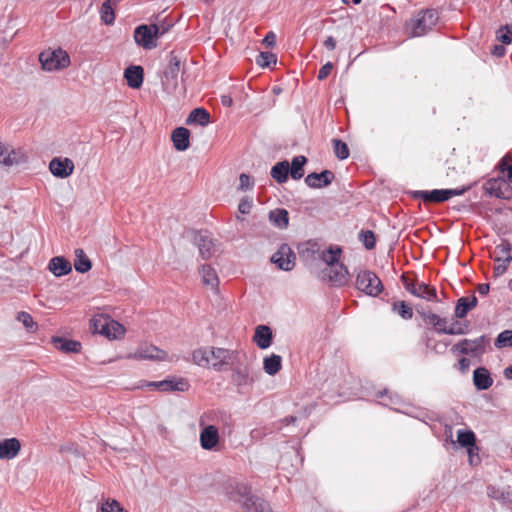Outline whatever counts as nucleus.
I'll list each match as a JSON object with an SVG mask.
<instances>
[{"label":"nucleus","instance_id":"obj_1","mask_svg":"<svg viewBox=\"0 0 512 512\" xmlns=\"http://www.w3.org/2000/svg\"><path fill=\"white\" fill-rule=\"evenodd\" d=\"M224 492L230 501L240 504L244 512H273L269 502L252 494V487L246 482L229 480Z\"/></svg>","mask_w":512,"mask_h":512},{"label":"nucleus","instance_id":"obj_2","mask_svg":"<svg viewBox=\"0 0 512 512\" xmlns=\"http://www.w3.org/2000/svg\"><path fill=\"white\" fill-rule=\"evenodd\" d=\"M232 382L238 390L246 388L252 385L256 379L258 378V372L253 371L251 367V363L247 360L245 356L243 359L238 356V358L232 361Z\"/></svg>","mask_w":512,"mask_h":512},{"label":"nucleus","instance_id":"obj_3","mask_svg":"<svg viewBox=\"0 0 512 512\" xmlns=\"http://www.w3.org/2000/svg\"><path fill=\"white\" fill-rule=\"evenodd\" d=\"M43 70L52 72L67 68L71 61L69 54L62 48L46 49L39 54Z\"/></svg>","mask_w":512,"mask_h":512},{"label":"nucleus","instance_id":"obj_4","mask_svg":"<svg viewBox=\"0 0 512 512\" xmlns=\"http://www.w3.org/2000/svg\"><path fill=\"white\" fill-rule=\"evenodd\" d=\"M490 343L489 337L481 335L475 339H461L451 347L453 354L468 355L472 358H481L486 353V348Z\"/></svg>","mask_w":512,"mask_h":512},{"label":"nucleus","instance_id":"obj_5","mask_svg":"<svg viewBox=\"0 0 512 512\" xmlns=\"http://www.w3.org/2000/svg\"><path fill=\"white\" fill-rule=\"evenodd\" d=\"M439 14L435 9H425L417 13L408 24L412 37H421L430 31L437 23Z\"/></svg>","mask_w":512,"mask_h":512},{"label":"nucleus","instance_id":"obj_6","mask_svg":"<svg viewBox=\"0 0 512 512\" xmlns=\"http://www.w3.org/2000/svg\"><path fill=\"white\" fill-rule=\"evenodd\" d=\"M355 288L371 297H377L384 290L380 278L370 270H363L357 274Z\"/></svg>","mask_w":512,"mask_h":512},{"label":"nucleus","instance_id":"obj_7","mask_svg":"<svg viewBox=\"0 0 512 512\" xmlns=\"http://www.w3.org/2000/svg\"><path fill=\"white\" fill-rule=\"evenodd\" d=\"M91 327L94 333H99L108 339H117L125 333L123 325L109 317L92 319Z\"/></svg>","mask_w":512,"mask_h":512},{"label":"nucleus","instance_id":"obj_8","mask_svg":"<svg viewBox=\"0 0 512 512\" xmlns=\"http://www.w3.org/2000/svg\"><path fill=\"white\" fill-rule=\"evenodd\" d=\"M142 387L148 388L149 390H160L163 392H185L190 388V384L187 379L183 377H171L161 381L145 382Z\"/></svg>","mask_w":512,"mask_h":512},{"label":"nucleus","instance_id":"obj_9","mask_svg":"<svg viewBox=\"0 0 512 512\" xmlns=\"http://www.w3.org/2000/svg\"><path fill=\"white\" fill-rule=\"evenodd\" d=\"M134 39L137 45L145 49H153L157 46V27L156 24H142L135 28Z\"/></svg>","mask_w":512,"mask_h":512},{"label":"nucleus","instance_id":"obj_10","mask_svg":"<svg viewBox=\"0 0 512 512\" xmlns=\"http://www.w3.org/2000/svg\"><path fill=\"white\" fill-rule=\"evenodd\" d=\"M238 356L239 353L235 350L220 347L210 348V358L215 360L212 363V368L218 372L222 371L225 365L232 364V361L236 360Z\"/></svg>","mask_w":512,"mask_h":512},{"label":"nucleus","instance_id":"obj_11","mask_svg":"<svg viewBox=\"0 0 512 512\" xmlns=\"http://www.w3.org/2000/svg\"><path fill=\"white\" fill-rule=\"evenodd\" d=\"M296 256L287 244H282L272 255L271 262L283 271H291L295 266Z\"/></svg>","mask_w":512,"mask_h":512},{"label":"nucleus","instance_id":"obj_12","mask_svg":"<svg viewBox=\"0 0 512 512\" xmlns=\"http://www.w3.org/2000/svg\"><path fill=\"white\" fill-rule=\"evenodd\" d=\"M486 193L498 199L508 200L512 193L504 177L491 178L484 184Z\"/></svg>","mask_w":512,"mask_h":512},{"label":"nucleus","instance_id":"obj_13","mask_svg":"<svg viewBox=\"0 0 512 512\" xmlns=\"http://www.w3.org/2000/svg\"><path fill=\"white\" fill-rule=\"evenodd\" d=\"M27 162V156L22 149H11L9 150L0 141V164L6 167L13 165H19Z\"/></svg>","mask_w":512,"mask_h":512},{"label":"nucleus","instance_id":"obj_14","mask_svg":"<svg viewBox=\"0 0 512 512\" xmlns=\"http://www.w3.org/2000/svg\"><path fill=\"white\" fill-rule=\"evenodd\" d=\"M74 163L71 159L65 157H55L49 163V171L54 177L65 179L74 172Z\"/></svg>","mask_w":512,"mask_h":512},{"label":"nucleus","instance_id":"obj_15","mask_svg":"<svg viewBox=\"0 0 512 512\" xmlns=\"http://www.w3.org/2000/svg\"><path fill=\"white\" fill-rule=\"evenodd\" d=\"M327 271L328 280L332 286L340 288L344 287L349 283L350 273L348 268L343 264L331 266Z\"/></svg>","mask_w":512,"mask_h":512},{"label":"nucleus","instance_id":"obj_16","mask_svg":"<svg viewBox=\"0 0 512 512\" xmlns=\"http://www.w3.org/2000/svg\"><path fill=\"white\" fill-rule=\"evenodd\" d=\"M200 445L202 449L212 451L220 440L219 430L215 425H207L200 432Z\"/></svg>","mask_w":512,"mask_h":512},{"label":"nucleus","instance_id":"obj_17","mask_svg":"<svg viewBox=\"0 0 512 512\" xmlns=\"http://www.w3.org/2000/svg\"><path fill=\"white\" fill-rule=\"evenodd\" d=\"M335 178V175L330 170H323L320 173L312 172L305 178V183L308 187L320 189L330 185Z\"/></svg>","mask_w":512,"mask_h":512},{"label":"nucleus","instance_id":"obj_18","mask_svg":"<svg viewBox=\"0 0 512 512\" xmlns=\"http://www.w3.org/2000/svg\"><path fill=\"white\" fill-rule=\"evenodd\" d=\"M194 243L198 247L199 254L203 259H209L212 256L214 244L208 231L196 232Z\"/></svg>","mask_w":512,"mask_h":512},{"label":"nucleus","instance_id":"obj_19","mask_svg":"<svg viewBox=\"0 0 512 512\" xmlns=\"http://www.w3.org/2000/svg\"><path fill=\"white\" fill-rule=\"evenodd\" d=\"M253 341L258 348L265 350L269 348L273 341V331L268 325H258L255 328Z\"/></svg>","mask_w":512,"mask_h":512},{"label":"nucleus","instance_id":"obj_20","mask_svg":"<svg viewBox=\"0 0 512 512\" xmlns=\"http://www.w3.org/2000/svg\"><path fill=\"white\" fill-rule=\"evenodd\" d=\"M134 357L140 360L163 361L167 359L168 355L167 352H165L164 350H161L154 345H149L139 347L135 351Z\"/></svg>","mask_w":512,"mask_h":512},{"label":"nucleus","instance_id":"obj_21","mask_svg":"<svg viewBox=\"0 0 512 512\" xmlns=\"http://www.w3.org/2000/svg\"><path fill=\"white\" fill-rule=\"evenodd\" d=\"M124 78L130 88L139 89L143 84L144 69L139 65H131L125 69Z\"/></svg>","mask_w":512,"mask_h":512},{"label":"nucleus","instance_id":"obj_22","mask_svg":"<svg viewBox=\"0 0 512 512\" xmlns=\"http://www.w3.org/2000/svg\"><path fill=\"white\" fill-rule=\"evenodd\" d=\"M473 384L479 391L488 390L493 385V378L486 367H477L473 371Z\"/></svg>","mask_w":512,"mask_h":512},{"label":"nucleus","instance_id":"obj_23","mask_svg":"<svg viewBox=\"0 0 512 512\" xmlns=\"http://www.w3.org/2000/svg\"><path fill=\"white\" fill-rule=\"evenodd\" d=\"M21 449V443L17 438H7L0 441V459H14Z\"/></svg>","mask_w":512,"mask_h":512},{"label":"nucleus","instance_id":"obj_24","mask_svg":"<svg viewBox=\"0 0 512 512\" xmlns=\"http://www.w3.org/2000/svg\"><path fill=\"white\" fill-rule=\"evenodd\" d=\"M171 140L177 151H185L190 146V131L185 127H177L171 134Z\"/></svg>","mask_w":512,"mask_h":512},{"label":"nucleus","instance_id":"obj_25","mask_svg":"<svg viewBox=\"0 0 512 512\" xmlns=\"http://www.w3.org/2000/svg\"><path fill=\"white\" fill-rule=\"evenodd\" d=\"M48 269L56 277H62L72 271V265L64 256H55L50 259Z\"/></svg>","mask_w":512,"mask_h":512},{"label":"nucleus","instance_id":"obj_26","mask_svg":"<svg viewBox=\"0 0 512 512\" xmlns=\"http://www.w3.org/2000/svg\"><path fill=\"white\" fill-rule=\"evenodd\" d=\"M415 197L421 198L424 202L441 203L448 199L447 189L419 190L414 193Z\"/></svg>","mask_w":512,"mask_h":512},{"label":"nucleus","instance_id":"obj_27","mask_svg":"<svg viewBox=\"0 0 512 512\" xmlns=\"http://www.w3.org/2000/svg\"><path fill=\"white\" fill-rule=\"evenodd\" d=\"M478 304V299L475 295L470 297H460L455 306L454 315L456 318L462 319L475 308Z\"/></svg>","mask_w":512,"mask_h":512},{"label":"nucleus","instance_id":"obj_28","mask_svg":"<svg viewBox=\"0 0 512 512\" xmlns=\"http://www.w3.org/2000/svg\"><path fill=\"white\" fill-rule=\"evenodd\" d=\"M181 58L174 52L170 53L169 62L164 70V79L166 81H177L179 72L181 70Z\"/></svg>","mask_w":512,"mask_h":512},{"label":"nucleus","instance_id":"obj_29","mask_svg":"<svg viewBox=\"0 0 512 512\" xmlns=\"http://www.w3.org/2000/svg\"><path fill=\"white\" fill-rule=\"evenodd\" d=\"M53 343L58 350L65 353H79L82 347L79 341L64 337H54Z\"/></svg>","mask_w":512,"mask_h":512},{"label":"nucleus","instance_id":"obj_30","mask_svg":"<svg viewBox=\"0 0 512 512\" xmlns=\"http://www.w3.org/2000/svg\"><path fill=\"white\" fill-rule=\"evenodd\" d=\"M290 164L287 160L277 162L270 171L271 177L279 184H283L288 180Z\"/></svg>","mask_w":512,"mask_h":512},{"label":"nucleus","instance_id":"obj_31","mask_svg":"<svg viewBox=\"0 0 512 512\" xmlns=\"http://www.w3.org/2000/svg\"><path fill=\"white\" fill-rule=\"evenodd\" d=\"M270 222L279 229H285L289 225V214L284 208H276L269 212Z\"/></svg>","mask_w":512,"mask_h":512},{"label":"nucleus","instance_id":"obj_32","mask_svg":"<svg viewBox=\"0 0 512 512\" xmlns=\"http://www.w3.org/2000/svg\"><path fill=\"white\" fill-rule=\"evenodd\" d=\"M210 122V113L205 108L193 109L186 119L188 125L198 124L202 127L208 125Z\"/></svg>","mask_w":512,"mask_h":512},{"label":"nucleus","instance_id":"obj_33","mask_svg":"<svg viewBox=\"0 0 512 512\" xmlns=\"http://www.w3.org/2000/svg\"><path fill=\"white\" fill-rule=\"evenodd\" d=\"M75 259H74V268L78 273H86L92 268V262L85 254L84 250L81 248H77L74 251Z\"/></svg>","mask_w":512,"mask_h":512},{"label":"nucleus","instance_id":"obj_34","mask_svg":"<svg viewBox=\"0 0 512 512\" xmlns=\"http://www.w3.org/2000/svg\"><path fill=\"white\" fill-rule=\"evenodd\" d=\"M342 249L339 246H329V248L321 251L320 258L329 267L339 264Z\"/></svg>","mask_w":512,"mask_h":512},{"label":"nucleus","instance_id":"obj_35","mask_svg":"<svg viewBox=\"0 0 512 512\" xmlns=\"http://www.w3.org/2000/svg\"><path fill=\"white\" fill-rule=\"evenodd\" d=\"M282 368V357L277 354L266 356L263 360V369L270 376L277 374Z\"/></svg>","mask_w":512,"mask_h":512},{"label":"nucleus","instance_id":"obj_36","mask_svg":"<svg viewBox=\"0 0 512 512\" xmlns=\"http://www.w3.org/2000/svg\"><path fill=\"white\" fill-rule=\"evenodd\" d=\"M307 163V158L303 155L295 156L292 159L290 166V175L294 180H299L304 175V165Z\"/></svg>","mask_w":512,"mask_h":512},{"label":"nucleus","instance_id":"obj_37","mask_svg":"<svg viewBox=\"0 0 512 512\" xmlns=\"http://www.w3.org/2000/svg\"><path fill=\"white\" fill-rule=\"evenodd\" d=\"M384 396H387L388 403H383V405L384 406H388L390 409H392L394 411H395V409H394L395 407L404 409V407L406 406V404L404 403V401L402 400V398L398 394L390 393L388 391V389L380 390L377 393V397H379V398H382Z\"/></svg>","mask_w":512,"mask_h":512},{"label":"nucleus","instance_id":"obj_38","mask_svg":"<svg viewBox=\"0 0 512 512\" xmlns=\"http://www.w3.org/2000/svg\"><path fill=\"white\" fill-rule=\"evenodd\" d=\"M414 296L427 301H438L436 289L424 282L418 284Z\"/></svg>","mask_w":512,"mask_h":512},{"label":"nucleus","instance_id":"obj_39","mask_svg":"<svg viewBox=\"0 0 512 512\" xmlns=\"http://www.w3.org/2000/svg\"><path fill=\"white\" fill-rule=\"evenodd\" d=\"M201 274L205 285L211 286L212 288L218 286L219 280L216 271L209 264L202 265Z\"/></svg>","mask_w":512,"mask_h":512},{"label":"nucleus","instance_id":"obj_40","mask_svg":"<svg viewBox=\"0 0 512 512\" xmlns=\"http://www.w3.org/2000/svg\"><path fill=\"white\" fill-rule=\"evenodd\" d=\"M470 331V324L468 322H460L457 320L452 321L449 329H442V334L446 335H466Z\"/></svg>","mask_w":512,"mask_h":512},{"label":"nucleus","instance_id":"obj_41","mask_svg":"<svg viewBox=\"0 0 512 512\" xmlns=\"http://www.w3.org/2000/svg\"><path fill=\"white\" fill-rule=\"evenodd\" d=\"M457 443L461 447H475L476 436L472 430L460 429L457 432Z\"/></svg>","mask_w":512,"mask_h":512},{"label":"nucleus","instance_id":"obj_42","mask_svg":"<svg viewBox=\"0 0 512 512\" xmlns=\"http://www.w3.org/2000/svg\"><path fill=\"white\" fill-rule=\"evenodd\" d=\"M394 409L396 412L403 413L423 422H426L427 419H431L425 410L414 408L408 404H406L404 409L398 407H395Z\"/></svg>","mask_w":512,"mask_h":512},{"label":"nucleus","instance_id":"obj_43","mask_svg":"<svg viewBox=\"0 0 512 512\" xmlns=\"http://www.w3.org/2000/svg\"><path fill=\"white\" fill-rule=\"evenodd\" d=\"M392 311L404 320H410L413 317V309L405 301L394 302L392 304Z\"/></svg>","mask_w":512,"mask_h":512},{"label":"nucleus","instance_id":"obj_44","mask_svg":"<svg viewBox=\"0 0 512 512\" xmlns=\"http://www.w3.org/2000/svg\"><path fill=\"white\" fill-rule=\"evenodd\" d=\"M192 359L198 366H208L210 362V348H198L194 350Z\"/></svg>","mask_w":512,"mask_h":512},{"label":"nucleus","instance_id":"obj_45","mask_svg":"<svg viewBox=\"0 0 512 512\" xmlns=\"http://www.w3.org/2000/svg\"><path fill=\"white\" fill-rule=\"evenodd\" d=\"M495 262H501L503 258H507L508 256H512V245L509 241L503 240L500 244H498L495 248Z\"/></svg>","mask_w":512,"mask_h":512},{"label":"nucleus","instance_id":"obj_46","mask_svg":"<svg viewBox=\"0 0 512 512\" xmlns=\"http://www.w3.org/2000/svg\"><path fill=\"white\" fill-rule=\"evenodd\" d=\"M101 21L106 25H111L115 21V13L112 4L104 2L100 8Z\"/></svg>","mask_w":512,"mask_h":512},{"label":"nucleus","instance_id":"obj_47","mask_svg":"<svg viewBox=\"0 0 512 512\" xmlns=\"http://www.w3.org/2000/svg\"><path fill=\"white\" fill-rule=\"evenodd\" d=\"M494 344L498 349L506 347L512 348V330H504L500 332Z\"/></svg>","mask_w":512,"mask_h":512},{"label":"nucleus","instance_id":"obj_48","mask_svg":"<svg viewBox=\"0 0 512 512\" xmlns=\"http://www.w3.org/2000/svg\"><path fill=\"white\" fill-rule=\"evenodd\" d=\"M333 148L336 157L340 160H345L349 157L348 145L340 139H333Z\"/></svg>","mask_w":512,"mask_h":512},{"label":"nucleus","instance_id":"obj_49","mask_svg":"<svg viewBox=\"0 0 512 512\" xmlns=\"http://www.w3.org/2000/svg\"><path fill=\"white\" fill-rule=\"evenodd\" d=\"M256 62L261 67H270L272 64H276L277 57L271 52H260Z\"/></svg>","mask_w":512,"mask_h":512},{"label":"nucleus","instance_id":"obj_50","mask_svg":"<svg viewBox=\"0 0 512 512\" xmlns=\"http://www.w3.org/2000/svg\"><path fill=\"white\" fill-rule=\"evenodd\" d=\"M359 238L363 242V245L365 246L366 249L371 250L375 247V235L372 231H361L359 234Z\"/></svg>","mask_w":512,"mask_h":512},{"label":"nucleus","instance_id":"obj_51","mask_svg":"<svg viewBox=\"0 0 512 512\" xmlns=\"http://www.w3.org/2000/svg\"><path fill=\"white\" fill-rule=\"evenodd\" d=\"M17 319L30 331L37 328L32 316L28 312L21 311L18 313Z\"/></svg>","mask_w":512,"mask_h":512},{"label":"nucleus","instance_id":"obj_52","mask_svg":"<svg viewBox=\"0 0 512 512\" xmlns=\"http://www.w3.org/2000/svg\"><path fill=\"white\" fill-rule=\"evenodd\" d=\"M497 39L506 45L512 43V30L509 28V26H502L498 30Z\"/></svg>","mask_w":512,"mask_h":512},{"label":"nucleus","instance_id":"obj_53","mask_svg":"<svg viewBox=\"0 0 512 512\" xmlns=\"http://www.w3.org/2000/svg\"><path fill=\"white\" fill-rule=\"evenodd\" d=\"M101 512H125L120 503L116 500H107L101 505Z\"/></svg>","mask_w":512,"mask_h":512},{"label":"nucleus","instance_id":"obj_54","mask_svg":"<svg viewBox=\"0 0 512 512\" xmlns=\"http://www.w3.org/2000/svg\"><path fill=\"white\" fill-rule=\"evenodd\" d=\"M417 312L421 315L423 321L427 325H432L433 327H435L436 325H439V317H440L439 315L432 313V312H427L424 310H417Z\"/></svg>","mask_w":512,"mask_h":512},{"label":"nucleus","instance_id":"obj_55","mask_svg":"<svg viewBox=\"0 0 512 512\" xmlns=\"http://www.w3.org/2000/svg\"><path fill=\"white\" fill-rule=\"evenodd\" d=\"M512 262V256H508L507 258H503L501 262H496L497 264L494 267V276L499 277L503 275L509 266V264Z\"/></svg>","mask_w":512,"mask_h":512},{"label":"nucleus","instance_id":"obj_56","mask_svg":"<svg viewBox=\"0 0 512 512\" xmlns=\"http://www.w3.org/2000/svg\"><path fill=\"white\" fill-rule=\"evenodd\" d=\"M254 186V180L253 178L245 173L240 174L239 177V187L238 189L241 191H246L249 189H252Z\"/></svg>","mask_w":512,"mask_h":512},{"label":"nucleus","instance_id":"obj_57","mask_svg":"<svg viewBox=\"0 0 512 512\" xmlns=\"http://www.w3.org/2000/svg\"><path fill=\"white\" fill-rule=\"evenodd\" d=\"M253 206V200L249 196L242 198L238 204V211L243 214H249Z\"/></svg>","mask_w":512,"mask_h":512},{"label":"nucleus","instance_id":"obj_58","mask_svg":"<svg viewBox=\"0 0 512 512\" xmlns=\"http://www.w3.org/2000/svg\"><path fill=\"white\" fill-rule=\"evenodd\" d=\"M303 254H307L308 256L315 257L316 254L320 255V247L315 241H308L305 245V248L302 250Z\"/></svg>","mask_w":512,"mask_h":512},{"label":"nucleus","instance_id":"obj_59","mask_svg":"<svg viewBox=\"0 0 512 512\" xmlns=\"http://www.w3.org/2000/svg\"><path fill=\"white\" fill-rule=\"evenodd\" d=\"M401 282H402L403 286L405 287V289L409 293L414 295V293L416 291V288H417L419 283H417L414 280L410 279L406 274H402L401 275Z\"/></svg>","mask_w":512,"mask_h":512},{"label":"nucleus","instance_id":"obj_60","mask_svg":"<svg viewBox=\"0 0 512 512\" xmlns=\"http://www.w3.org/2000/svg\"><path fill=\"white\" fill-rule=\"evenodd\" d=\"M332 69L333 64L331 62H327L326 64H324L318 71V80L322 81L326 79L330 75Z\"/></svg>","mask_w":512,"mask_h":512},{"label":"nucleus","instance_id":"obj_61","mask_svg":"<svg viewBox=\"0 0 512 512\" xmlns=\"http://www.w3.org/2000/svg\"><path fill=\"white\" fill-rule=\"evenodd\" d=\"M471 186H463L461 188H455V189H447L448 199L454 197V196H460L463 195L465 192H467Z\"/></svg>","mask_w":512,"mask_h":512},{"label":"nucleus","instance_id":"obj_62","mask_svg":"<svg viewBox=\"0 0 512 512\" xmlns=\"http://www.w3.org/2000/svg\"><path fill=\"white\" fill-rule=\"evenodd\" d=\"M457 367L460 372L466 373L470 367V359L462 357L458 360Z\"/></svg>","mask_w":512,"mask_h":512},{"label":"nucleus","instance_id":"obj_63","mask_svg":"<svg viewBox=\"0 0 512 512\" xmlns=\"http://www.w3.org/2000/svg\"><path fill=\"white\" fill-rule=\"evenodd\" d=\"M276 43V35L274 32L270 31L266 34V36L263 39V44L266 47H273Z\"/></svg>","mask_w":512,"mask_h":512},{"label":"nucleus","instance_id":"obj_64","mask_svg":"<svg viewBox=\"0 0 512 512\" xmlns=\"http://www.w3.org/2000/svg\"><path fill=\"white\" fill-rule=\"evenodd\" d=\"M156 27H157V38H159L170 30V28L172 27V24L161 23V24H156Z\"/></svg>","mask_w":512,"mask_h":512}]
</instances>
